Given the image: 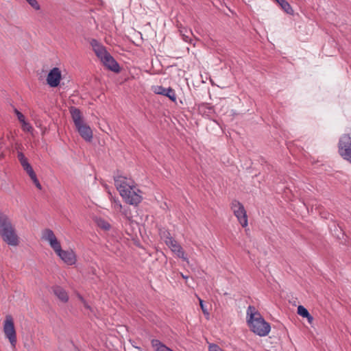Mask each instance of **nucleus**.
<instances>
[{"label":"nucleus","mask_w":351,"mask_h":351,"mask_svg":"<svg viewBox=\"0 0 351 351\" xmlns=\"http://www.w3.org/2000/svg\"><path fill=\"white\" fill-rule=\"evenodd\" d=\"M246 315L247 324L254 334L260 337H265L269 333L270 324L265 320L254 306H249Z\"/></svg>","instance_id":"obj_1"},{"label":"nucleus","mask_w":351,"mask_h":351,"mask_svg":"<svg viewBox=\"0 0 351 351\" xmlns=\"http://www.w3.org/2000/svg\"><path fill=\"white\" fill-rule=\"evenodd\" d=\"M0 236L8 245L16 247L19 245L20 238L10 217L0 212Z\"/></svg>","instance_id":"obj_2"},{"label":"nucleus","mask_w":351,"mask_h":351,"mask_svg":"<svg viewBox=\"0 0 351 351\" xmlns=\"http://www.w3.org/2000/svg\"><path fill=\"white\" fill-rule=\"evenodd\" d=\"M90 45L95 55L101 60L104 66H119L113 57L106 50V48L97 40L92 38L90 40Z\"/></svg>","instance_id":"obj_3"},{"label":"nucleus","mask_w":351,"mask_h":351,"mask_svg":"<svg viewBox=\"0 0 351 351\" xmlns=\"http://www.w3.org/2000/svg\"><path fill=\"white\" fill-rule=\"evenodd\" d=\"M114 185L119 195H125L126 191L132 189V186L136 183L129 176H126L122 173H117L114 176Z\"/></svg>","instance_id":"obj_4"},{"label":"nucleus","mask_w":351,"mask_h":351,"mask_svg":"<svg viewBox=\"0 0 351 351\" xmlns=\"http://www.w3.org/2000/svg\"><path fill=\"white\" fill-rule=\"evenodd\" d=\"M3 332L9 340L12 348H15L17 339L13 318L11 315H7L3 322Z\"/></svg>","instance_id":"obj_5"},{"label":"nucleus","mask_w":351,"mask_h":351,"mask_svg":"<svg viewBox=\"0 0 351 351\" xmlns=\"http://www.w3.org/2000/svg\"><path fill=\"white\" fill-rule=\"evenodd\" d=\"M143 193L138 187L137 184L132 186V189L126 191L125 195H121L123 199L127 203L132 206H138L143 200Z\"/></svg>","instance_id":"obj_6"},{"label":"nucleus","mask_w":351,"mask_h":351,"mask_svg":"<svg viewBox=\"0 0 351 351\" xmlns=\"http://www.w3.org/2000/svg\"><path fill=\"white\" fill-rule=\"evenodd\" d=\"M339 153L346 160L351 162V137L349 135H343L339 141Z\"/></svg>","instance_id":"obj_7"},{"label":"nucleus","mask_w":351,"mask_h":351,"mask_svg":"<svg viewBox=\"0 0 351 351\" xmlns=\"http://www.w3.org/2000/svg\"><path fill=\"white\" fill-rule=\"evenodd\" d=\"M231 210L237 218L238 221L243 227L248 224L246 210L243 205L237 200H233L231 204Z\"/></svg>","instance_id":"obj_8"},{"label":"nucleus","mask_w":351,"mask_h":351,"mask_svg":"<svg viewBox=\"0 0 351 351\" xmlns=\"http://www.w3.org/2000/svg\"><path fill=\"white\" fill-rule=\"evenodd\" d=\"M41 239L47 242L55 253L62 247L60 241L51 229L46 228L42 231Z\"/></svg>","instance_id":"obj_9"},{"label":"nucleus","mask_w":351,"mask_h":351,"mask_svg":"<svg viewBox=\"0 0 351 351\" xmlns=\"http://www.w3.org/2000/svg\"><path fill=\"white\" fill-rule=\"evenodd\" d=\"M41 239L47 242L55 253L62 247L60 241L51 229L46 228L42 231Z\"/></svg>","instance_id":"obj_10"},{"label":"nucleus","mask_w":351,"mask_h":351,"mask_svg":"<svg viewBox=\"0 0 351 351\" xmlns=\"http://www.w3.org/2000/svg\"><path fill=\"white\" fill-rule=\"evenodd\" d=\"M165 244L171 249V250L176 254V256L183 261L189 262L188 258L185 256V253L180 245L167 232V235L164 239Z\"/></svg>","instance_id":"obj_11"},{"label":"nucleus","mask_w":351,"mask_h":351,"mask_svg":"<svg viewBox=\"0 0 351 351\" xmlns=\"http://www.w3.org/2000/svg\"><path fill=\"white\" fill-rule=\"evenodd\" d=\"M56 255L66 265H73L77 262V256L72 250H63L62 247L56 252Z\"/></svg>","instance_id":"obj_12"},{"label":"nucleus","mask_w":351,"mask_h":351,"mask_svg":"<svg viewBox=\"0 0 351 351\" xmlns=\"http://www.w3.org/2000/svg\"><path fill=\"white\" fill-rule=\"evenodd\" d=\"M62 73L58 67H53L47 76V84L51 88H56L60 84Z\"/></svg>","instance_id":"obj_13"},{"label":"nucleus","mask_w":351,"mask_h":351,"mask_svg":"<svg viewBox=\"0 0 351 351\" xmlns=\"http://www.w3.org/2000/svg\"><path fill=\"white\" fill-rule=\"evenodd\" d=\"M152 91L157 95H161L167 97L172 101H175L176 100V95L175 91L173 88H165L162 86H153L152 87Z\"/></svg>","instance_id":"obj_14"},{"label":"nucleus","mask_w":351,"mask_h":351,"mask_svg":"<svg viewBox=\"0 0 351 351\" xmlns=\"http://www.w3.org/2000/svg\"><path fill=\"white\" fill-rule=\"evenodd\" d=\"M80 135L86 141H91L93 138V132L91 128L84 122L75 126Z\"/></svg>","instance_id":"obj_15"},{"label":"nucleus","mask_w":351,"mask_h":351,"mask_svg":"<svg viewBox=\"0 0 351 351\" xmlns=\"http://www.w3.org/2000/svg\"><path fill=\"white\" fill-rule=\"evenodd\" d=\"M18 159L23 169L28 174L29 177L35 174V172L31 165L29 163L27 158L22 152L18 153Z\"/></svg>","instance_id":"obj_16"},{"label":"nucleus","mask_w":351,"mask_h":351,"mask_svg":"<svg viewBox=\"0 0 351 351\" xmlns=\"http://www.w3.org/2000/svg\"><path fill=\"white\" fill-rule=\"evenodd\" d=\"M14 112L19 121L21 123L23 130L27 132H32L33 130V128L28 122L26 121L25 116L17 109H14Z\"/></svg>","instance_id":"obj_17"},{"label":"nucleus","mask_w":351,"mask_h":351,"mask_svg":"<svg viewBox=\"0 0 351 351\" xmlns=\"http://www.w3.org/2000/svg\"><path fill=\"white\" fill-rule=\"evenodd\" d=\"M105 188H106V189L108 191V195H109V199H110V201L111 202L112 209L116 213H118L120 210H122V207H123L120 200L119 199L118 197H117L115 196H113L112 195L110 191L108 190V187L107 186V185H105Z\"/></svg>","instance_id":"obj_18"},{"label":"nucleus","mask_w":351,"mask_h":351,"mask_svg":"<svg viewBox=\"0 0 351 351\" xmlns=\"http://www.w3.org/2000/svg\"><path fill=\"white\" fill-rule=\"evenodd\" d=\"M70 113L73 121L75 126H78V125L84 123L83 117L81 113V111L75 107H71L70 108Z\"/></svg>","instance_id":"obj_19"},{"label":"nucleus","mask_w":351,"mask_h":351,"mask_svg":"<svg viewBox=\"0 0 351 351\" xmlns=\"http://www.w3.org/2000/svg\"><path fill=\"white\" fill-rule=\"evenodd\" d=\"M55 295L62 302H66L69 300V295L66 291L60 286H56L53 289Z\"/></svg>","instance_id":"obj_20"},{"label":"nucleus","mask_w":351,"mask_h":351,"mask_svg":"<svg viewBox=\"0 0 351 351\" xmlns=\"http://www.w3.org/2000/svg\"><path fill=\"white\" fill-rule=\"evenodd\" d=\"M199 111L203 116L208 118L212 117L215 113L213 107L207 104H201L199 106Z\"/></svg>","instance_id":"obj_21"},{"label":"nucleus","mask_w":351,"mask_h":351,"mask_svg":"<svg viewBox=\"0 0 351 351\" xmlns=\"http://www.w3.org/2000/svg\"><path fill=\"white\" fill-rule=\"evenodd\" d=\"M152 346L154 349V351H173L167 346H165L163 343H162L160 340L154 339L151 341Z\"/></svg>","instance_id":"obj_22"},{"label":"nucleus","mask_w":351,"mask_h":351,"mask_svg":"<svg viewBox=\"0 0 351 351\" xmlns=\"http://www.w3.org/2000/svg\"><path fill=\"white\" fill-rule=\"evenodd\" d=\"M95 221L98 227H99L100 228H101L104 230H108L111 228L110 224L103 218L97 217L95 219Z\"/></svg>","instance_id":"obj_23"},{"label":"nucleus","mask_w":351,"mask_h":351,"mask_svg":"<svg viewBox=\"0 0 351 351\" xmlns=\"http://www.w3.org/2000/svg\"><path fill=\"white\" fill-rule=\"evenodd\" d=\"M277 3L286 13L293 14V10L290 4L286 0H279L277 1Z\"/></svg>","instance_id":"obj_24"},{"label":"nucleus","mask_w":351,"mask_h":351,"mask_svg":"<svg viewBox=\"0 0 351 351\" xmlns=\"http://www.w3.org/2000/svg\"><path fill=\"white\" fill-rule=\"evenodd\" d=\"M118 213H120L124 218L130 221L132 218V214L129 207H122V210H120Z\"/></svg>","instance_id":"obj_25"},{"label":"nucleus","mask_w":351,"mask_h":351,"mask_svg":"<svg viewBox=\"0 0 351 351\" xmlns=\"http://www.w3.org/2000/svg\"><path fill=\"white\" fill-rule=\"evenodd\" d=\"M298 314L300 315L301 317H306L308 316H309V313L308 311V310L304 308L303 306H301L300 305L298 307Z\"/></svg>","instance_id":"obj_26"},{"label":"nucleus","mask_w":351,"mask_h":351,"mask_svg":"<svg viewBox=\"0 0 351 351\" xmlns=\"http://www.w3.org/2000/svg\"><path fill=\"white\" fill-rule=\"evenodd\" d=\"M29 178H31V180H32L33 183L35 184L36 188L39 190H41L42 186H41L39 180H38L36 173L34 176H30Z\"/></svg>","instance_id":"obj_27"},{"label":"nucleus","mask_w":351,"mask_h":351,"mask_svg":"<svg viewBox=\"0 0 351 351\" xmlns=\"http://www.w3.org/2000/svg\"><path fill=\"white\" fill-rule=\"evenodd\" d=\"M28 3L35 10H40V5L36 0H26Z\"/></svg>","instance_id":"obj_28"},{"label":"nucleus","mask_w":351,"mask_h":351,"mask_svg":"<svg viewBox=\"0 0 351 351\" xmlns=\"http://www.w3.org/2000/svg\"><path fill=\"white\" fill-rule=\"evenodd\" d=\"M209 351H223V350L216 344L212 343L208 346Z\"/></svg>","instance_id":"obj_29"},{"label":"nucleus","mask_w":351,"mask_h":351,"mask_svg":"<svg viewBox=\"0 0 351 351\" xmlns=\"http://www.w3.org/2000/svg\"><path fill=\"white\" fill-rule=\"evenodd\" d=\"M187 33V30H185L184 32H183V30H180V34L182 36V38L183 40L185 41V42H191V39L189 38V35H186Z\"/></svg>","instance_id":"obj_30"},{"label":"nucleus","mask_w":351,"mask_h":351,"mask_svg":"<svg viewBox=\"0 0 351 351\" xmlns=\"http://www.w3.org/2000/svg\"><path fill=\"white\" fill-rule=\"evenodd\" d=\"M108 69L113 71L115 73H119L121 71L122 67H106Z\"/></svg>","instance_id":"obj_31"},{"label":"nucleus","mask_w":351,"mask_h":351,"mask_svg":"<svg viewBox=\"0 0 351 351\" xmlns=\"http://www.w3.org/2000/svg\"><path fill=\"white\" fill-rule=\"evenodd\" d=\"M199 304H200V307H201L203 313L204 314L208 315V313L206 308L204 307V305L203 304V301L201 299H199Z\"/></svg>","instance_id":"obj_32"},{"label":"nucleus","mask_w":351,"mask_h":351,"mask_svg":"<svg viewBox=\"0 0 351 351\" xmlns=\"http://www.w3.org/2000/svg\"><path fill=\"white\" fill-rule=\"evenodd\" d=\"M78 298L83 302L85 308H90V306L88 305V304L86 302V301L84 300V298L81 295H79Z\"/></svg>","instance_id":"obj_33"},{"label":"nucleus","mask_w":351,"mask_h":351,"mask_svg":"<svg viewBox=\"0 0 351 351\" xmlns=\"http://www.w3.org/2000/svg\"><path fill=\"white\" fill-rule=\"evenodd\" d=\"M306 318L307 319L308 322L309 324H311L313 321V317L310 314H309V316L306 317Z\"/></svg>","instance_id":"obj_34"},{"label":"nucleus","mask_w":351,"mask_h":351,"mask_svg":"<svg viewBox=\"0 0 351 351\" xmlns=\"http://www.w3.org/2000/svg\"><path fill=\"white\" fill-rule=\"evenodd\" d=\"M139 351H142L141 348L139 347H136Z\"/></svg>","instance_id":"obj_35"}]
</instances>
